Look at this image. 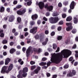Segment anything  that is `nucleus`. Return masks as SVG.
<instances>
[{"label":"nucleus","instance_id":"1","mask_svg":"<svg viewBox=\"0 0 78 78\" xmlns=\"http://www.w3.org/2000/svg\"><path fill=\"white\" fill-rule=\"evenodd\" d=\"M53 57L51 58V59L52 62L55 63V64H59L62 60L63 55L60 54H54L52 55Z\"/></svg>","mask_w":78,"mask_h":78},{"label":"nucleus","instance_id":"2","mask_svg":"<svg viewBox=\"0 0 78 78\" xmlns=\"http://www.w3.org/2000/svg\"><path fill=\"white\" fill-rule=\"evenodd\" d=\"M13 64H11L9 66L8 69V67L6 66H3L1 71V73L2 74H5V73H8L9 72V71H11L13 68Z\"/></svg>","mask_w":78,"mask_h":78},{"label":"nucleus","instance_id":"3","mask_svg":"<svg viewBox=\"0 0 78 78\" xmlns=\"http://www.w3.org/2000/svg\"><path fill=\"white\" fill-rule=\"evenodd\" d=\"M61 53L63 54L64 58H68L69 56V54H68L69 53H70V54H71L72 53L70 51L67 49L62 50V51Z\"/></svg>","mask_w":78,"mask_h":78},{"label":"nucleus","instance_id":"4","mask_svg":"<svg viewBox=\"0 0 78 78\" xmlns=\"http://www.w3.org/2000/svg\"><path fill=\"white\" fill-rule=\"evenodd\" d=\"M59 20V18L58 17H51L49 19V22L51 23H56Z\"/></svg>","mask_w":78,"mask_h":78},{"label":"nucleus","instance_id":"5","mask_svg":"<svg viewBox=\"0 0 78 78\" xmlns=\"http://www.w3.org/2000/svg\"><path fill=\"white\" fill-rule=\"evenodd\" d=\"M28 71V69L27 67H25L23 68V70L22 71V73L23 74H22V76L23 77H26L27 75V73Z\"/></svg>","mask_w":78,"mask_h":78},{"label":"nucleus","instance_id":"6","mask_svg":"<svg viewBox=\"0 0 78 78\" xmlns=\"http://www.w3.org/2000/svg\"><path fill=\"white\" fill-rule=\"evenodd\" d=\"M75 6V3L74 1H72L70 5V9L68 11V12L69 13H70L72 12V9H74Z\"/></svg>","mask_w":78,"mask_h":78},{"label":"nucleus","instance_id":"7","mask_svg":"<svg viewBox=\"0 0 78 78\" xmlns=\"http://www.w3.org/2000/svg\"><path fill=\"white\" fill-rule=\"evenodd\" d=\"M66 26H68V27L66 28V30L67 31H69L70 30H72L73 29V27L72 26V23H66Z\"/></svg>","mask_w":78,"mask_h":78},{"label":"nucleus","instance_id":"8","mask_svg":"<svg viewBox=\"0 0 78 78\" xmlns=\"http://www.w3.org/2000/svg\"><path fill=\"white\" fill-rule=\"evenodd\" d=\"M45 8H47V11H51L53 10V6L52 5H49L48 6V4H46L44 5Z\"/></svg>","mask_w":78,"mask_h":78},{"label":"nucleus","instance_id":"9","mask_svg":"<svg viewBox=\"0 0 78 78\" xmlns=\"http://www.w3.org/2000/svg\"><path fill=\"white\" fill-rule=\"evenodd\" d=\"M37 31V27H34L32 29L30 30V33H33V34H36Z\"/></svg>","mask_w":78,"mask_h":78},{"label":"nucleus","instance_id":"10","mask_svg":"<svg viewBox=\"0 0 78 78\" xmlns=\"http://www.w3.org/2000/svg\"><path fill=\"white\" fill-rule=\"evenodd\" d=\"M26 12V9H24L22 10H18L17 11V13L18 15L22 16L23 14Z\"/></svg>","mask_w":78,"mask_h":78},{"label":"nucleus","instance_id":"11","mask_svg":"<svg viewBox=\"0 0 78 78\" xmlns=\"http://www.w3.org/2000/svg\"><path fill=\"white\" fill-rule=\"evenodd\" d=\"M31 49H32V47L30 46L28 48L27 50L26 53L27 58L30 56V53H31Z\"/></svg>","mask_w":78,"mask_h":78},{"label":"nucleus","instance_id":"12","mask_svg":"<svg viewBox=\"0 0 78 78\" xmlns=\"http://www.w3.org/2000/svg\"><path fill=\"white\" fill-rule=\"evenodd\" d=\"M38 6L39 8H40L41 9H42L44 8V6H45V4L44 3L42 2H39L38 4Z\"/></svg>","mask_w":78,"mask_h":78},{"label":"nucleus","instance_id":"13","mask_svg":"<svg viewBox=\"0 0 78 78\" xmlns=\"http://www.w3.org/2000/svg\"><path fill=\"white\" fill-rule=\"evenodd\" d=\"M15 20V17L13 15L10 16V17L9 19V22H12L14 20Z\"/></svg>","mask_w":78,"mask_h":78},{"label":"nucleus","instance_id":"14","mask_svg":"<svg viewBox=\"0 0 78 78\" xmlns=\"http://www.w3.org/2000/svg\"><path fill=\"white\" fill-rule=\"evenodd\" d=\"M31 17L33 20H35L38 18V15L37 14H35L32 15Z\"/></svg>","mask_w":78,"mask_h":78},{"label":"nucleus","instance_id":"15","mask_svg":"<svg viewBox=\"0 0 78 78\" xmlns=\"http://www.w3.org/2000/svg\"><path fill=\"white\" fill-rule=\"evenodd\" d=\"M10 61H11V59H10L9 58H7L5 60V65H8L9 63V62H10Z\"/></svg>","mask_w":78,"mask_h":78},{"label":"nucleus","instance_id":"16","mask_svg":"<svg viewBox=\"0 0 78 78\" xmlns=\"http://www.w3.org/2000/svg\"><path fill=\"white\" fill-rule=\"evenodd\" d=\"M19 74L17 76V78H23L22 76L21 75L22 74V70H20L19 72Z\"/></svg>","mask_w":78,"mask_h":78},{"label":"nucleus","instance_id":"17","mask_svg":"<svg viewBox=\"0 0 78 78\" xmlns=\"http://www.w3.org/2000/svg\"><path fill=\"white\" fill-rule=\"evenodd\" d=\"M0 37H3L5 36V34L3 33V30H0Z\"/></svg>","mask_w":78,"mask_h":78},{"label":"nucleus","instance_id":"18","mask_svg":"<svg viewBox=\"0 0 78 78\" xmlns=\"http://www.w3.org/2000/svg\"><path fill=\"white\" fill-rule=\"evenodd\" d=\"M72 20V16H69L66 19V21L67 22H70Z\"/></svg>","mask_w":78,"mask_h":78},{"label":"nucleus","instance_id":"19","mask_svg":"<svg viewBox=\"0 0 78 78\" xmlns=\"http://www.w3.org/2000/svg\"><path fill=\"white\" fill-rule=\"evenodd\" d=\"M73 22L75 24H76L78 23V19L76 17H74L73 19Z\"/></svg>","mask_w":78,"mask_h":78},{"label":"nucleus","instance_id":"20","mask_svg":"<svg viewBox=\"0 0 78 78\" xmlns=\"http://www.w3.org/2000/svg\"><path fill=\"white\" fill-rule=\"evenodd\" d=\"M16 51V49L14 48H12L10 50V53H11V54H13L14 52H15Z\"/></svg>","mask_w":78,"mask_h":78},{"label":"nucleus","instance_id":"21","mask_svg":"<svg viewBox=\"0 0 78 78\" xmlns=\"http://www.w3.org/2000/svg\"><path fill=\"white\" fill-rule=\"evenodd\" d=\"M67 76L68 77H72L73 76V74L72 73L70 72L67 75Z\"/></svg>","mask_w":78,"mask_h":78},{"label":"nucleus","instance_id":"22","mask_svg":"<svg viewBox=\"0 0 78 78\" xmlns=\"http://www.w3.org/2000/svg\"><path fill=\"white\" fill-rule=\"evenodd\" d=\"M30 25H31V27H30V28H32V26H33L34 24H35V22L33 21H32L30 22Z\"/></svg>","mask_w":78,"mask_h":78},{"label":"nucleus","instance_id":"23","mask_svg":"<svg viewBox=\"0 0 78 78\" xmlns=\"http://www.w3.org/2000/svg\"><path fill=\"white\" fill-rule=\"evenodd\" d=\"M17 22L18 23H20L22 22V20L21 19V18L20 17H18L17 18Z\"/></svg>","mask_w":78,"mask_h":78},{"label":"nucleus","instance_id":"24","mask_svg":"<svg viewBox=\"0 0 78 78\" xmlns=\"http://www.w3.org/2000/svg\"><path fill=\"white\" fill-rule=\"evenodd\" d=\"M47 64V63L45 62H41L39 63L40 66H45Z\"/></svg>","mask_w":78,"mask_h":78},{"label":"nucleus","instance_id":"25","mask_svg":"<svg viewBox=\"0 0 78 78\" xmlns=\"http://www.w3.org/2000/svg\"><path fill=\"white\" fill-rule=\"evenodd\" d=\"M62 36H58L57 37V40L58 41H60L62 40Z\"/></svg>","mask_w":78,"mask_h":78},{"label":"nucleus","instance_id":"26","mask_svg":"<svg viewBox=\"0 0 78 78\" xmlns=\"http://www.w3.org/2000/svg\"><path fill=\"white\" fill-rule=\"evenodd\" d=\"M0 12H3L5 11V8L3 7H2L0 9Z\"/></svg>","mask_w":78,"mask_h":78},{"label":"nucleus","instance_id":"27","mask_svg":"<svg viewBox=\"0 0 78 78\" xmlns=\"http://www.w3.org/2000/svg\"><path fill=\"white\" fill-rule=\"evenodd\" d=\"M53 48L54 50H56L57 48V45L56 44H53Z\"/></svg>","mask_w":78,"mask_h":78},{"label":"nucleus","instance_id":"28","mask_svg":"<svg viewBox=\"0 0 78 78\" xmlns=\"http://www.w3.org/2000/svg\"><path fill=\"white\" fill-rule=\"evenodd\" d=\"M2 43L3 44H7L8 43V41L6 40H4L2 41Z\"/></svg>","mask_w":78,"mask_h":78},{"label":"nucleus","instance_id":"29","mask_svg":"<svg viewBox=\"0 0 78 78\" xmlns=\"http://www.w3.org/2000/svg\"><path fill=\"white\" fill-rule=\"evenodd\" d=\"M69 66V65L65 64L63 66L64 69H68Z\"/></svg>","mask_w":78,"mask_h":78},{"label":"nucleus","instance_id":"30","mask_svg":"<svg viewBox=\"0 0 78 78\" xmlns=\"http://www.w3.org/2000/svg\"><path fill=\"white\" fill-rule=\"evenodd\" d=\"M32 3V2L29 1L27 2V5L28 6H30Z\"/></svg>","mask_w":78,"mask_h":78},{"label":"nucleus","instance_id":"31","mask_svg":"<svg viewBox=\"0 0 78 78\" xmlns=\"http://www.w3.org/2000/svg\"><path fill=\"white\" fill-rule=\"evenodd\" d=\"M36 66H32L31 67V70H34L36 68Z\"/></svg>","mask_w":78,"mask_h":78},{"label":"nucleus","instance_id":"32","mask_svg":"<svg viewBox=\"0 0 78 78\" xmlns=\"http://www.w3.org/2000/svg\"><path fill=\"white\" fill-rule=\"evenodd\" d=\"M66 16H67V15L66 13L63 14L62 15V17L63 19H65L66 17Z\"/></svg>","mask_w":78,"mask_h":78},{"label":"nucleus","instance_id":"33","mask_svg":"<svg viewBox=\"0 0 78 78\" xmlns=\"http://www.w3.org/2000/svg\"><path fill=\"white\" fill-rule=\"evenodd\" d=\"M72 73H73V75H76V72L75 70H73Z\"/></svg>","mask_w":78,"mask_h":78},{"label":"nucleus","instance_id":"34","mask_svg":"<svg viewBox=\"0 0 78 78\" xmlns=\"http://www.w3.org/2000/svg\"><path fill=\"white\" fill-rule=\"evenodd\" d=\"M68 1H65L63 2V4L64 5H65V6H66L68 5Z\"/></svg>","mask_w":78,"mask_h":78},{"label":"nucleus","instance_id":"35","mask_svg":"<svg viewBox=\"0 0 78 78\" xmlns=\"http://www.w3.org/2000/svg\"><path fill=\"white\" fill-rule=\"evenodd\" d=\"M55 35V32L54 31L52 32L51 34V36H53Z\"/></svg>","mask_w":78,"mask_h":78},{"label":"nucleus","instance_id":"36","mask_svg":"<svg viewBox=\"0 0 78 78\" xmlns=\"http://www.w3.org/2000/svg\"><path fill=\"white\" fill-rule=\"evenodd\" d=\"M34 73L37 74V73H38L39 71L38 70L36 69L34 71Z\"/></svg>","mask_w":78,"mask_h":78},{"label":"nucleus","instance_id":"37","mask_svg":"<svg viewBox=\"0 0 78 78\" xmlns=\"http://www.w3.org/2000/svg\"><path fill=\"white\" fill-rule=\"evenodd\" d=\"M41 51H41V49L39 48V49L38 50H37V53H41Z\"/></svg>","mask_w":78,"mask_h":78},{"label":"nucleus","instance_id":"38","mask_svg":"<svg viewBox=\"0 0 78 78\" xmlns=\"http://www.w3.org/2000/svg\"><path fill=\"white\" fill-rule=\"evenodd\" d=\"M76 30L75 29H73L72 31V33L73 34H75V33H76Z\"/></svg>","mask_w":78,"mask_h":78},{"label":"nucleus","instance_id":"39","mask_svg":"<svg viewBox=\"0 0 78 78\" xmlns=\"http://www.w3.org/2000/svg\"><path fill=\"white\" fill-rule=\"evenodd\" d=\"M39 35L37 34L35 36V38L36 39H39Z\"/></svg>","mask_w":78,"mask_h":78},{"label":"nucleus","instance_id":"40","mask_svg":"<svg viewBox=\"0 0 78 78\" xmlns=\"http://www.w3.org/2000/svg\"><path fill=\"white\" fill-rule=\"evenodd\" d=\"M51 62L50 61H49L48 62L47 64V66L48 67V66H50V65L51 64Z\"/></svg>","mask_w":78,"mask_h":78},{"label":"nucleus","instance_id":"41","mask_svg":"<svg viewBox=\"0 0 78 78\" xmlns=\"http://www.w3.org/2000/svg\"><path fill=\"white\" fill-rule=\"evenodd\" d=\"M76 48V44H74L72 47L73 49H75Z\"/></svg>","mask_w":78,"mask_h":78},{"label":"nucleus","instance_id":"42","mask_svg":"<svg viewBox=\"0 0 78 78\" xmlns=\"http://www.w3.org/2000/svg\"><path fill=\"white\" fill-rule=\"evenodd\" d=\"M14 44V43L12 41L9 44V45L10 46H13Z\"/></svg>","mask_w":78,"mask_h":78},{"label":"nucleus","instance_id":"43","mask_svg":"<svg viewBox=\"0 0 78 78\" xmlns=\"http://www.w3.org/2000/svg\"><path fill=\"white\" fill-rule=\"evenodd\" d=\"M23 25H20L18 27V28L20 30H21V29L22 28V27Z\"/></svg>","mask_w":78,"mask_h":78},{"label":"nucleus","instance_id":"44","mask_svg":"<svg viewBox=\"0 0 78 78\" xmlns=\"http://www.w3.org/2000/svg\"><path fill=\"white\" fill-rule=\"evenodd\" d=\"M58 6L59 8L62 7V4L60 2L58 3Z\"/></svg>","mask_w":78,"mask_h":78},{"label":"nucleus","instance_id":"45","mask_svg":"<svg viewBox=\"0 0 78 78\" xmlns=\"http://www.w3.org/2000/svg\"><path fill=\"white\" fill-rule=\"evenodd\" d=\"M45 15L47 17H48V16H50V12H47L45 14Z\"/></svg>","mask_w":78,"mask_h":78},{"label":"nucleus","instance_id":"46","mask_svg":"<svg viewBox=\"0 0 78 78\" xmlns=\"http://www.w3.org/2000/svg\"><path fill=\"white\" fill-rule=\"evenodd\" d=\"M22 7V5H19L16 6V8L17 9H19V8H20Z\"/></svg>","mask_w":78,"mask_h":78},{"label":"nucleus","instance_id":"47","mask_svg":"<svg viewBox=\"0 0 78 78\" xmlns=\"http://www.w3.org/2000/svg\"><path fill=\"white\" fill-rule=\"evenodd\" d=\"M63 23H64V22L63 21L61 20L59 22V25H63Z\"/></svg>","mask_w":78,"mask_h":78},{"label":"nucleus","instance_id":"48","mask_svg":"<svg viewBox=\"0 0 78 78\" xmlns=\"http://www.w3.org/2000/svg\"><path fill=\"white\" fill-rule=\"evenodd\" d=\"M60 50V48H59V47H58L57 48V50L55 51L56 53H58V52H59V51Z\"/></svg>","mask_w":78,"mask_h":78},{"label":"nucleus","instance_id":"49","mask_svg":"<svg viewBox=\"0 0 78 78\" xmlns=\"http://www.w3.org/2000/svg\"><path fill=\"white\" fill-rule=\"evenodd\" d=\"M58 76L56 74H55L52 75V78H57Z\"/></svg>","mask_w":78,"mask_h":78},{"label":"nucleus","instance_id":"50","mask_svg":"<svg viewBox=\"0 0 78 78\" xmlns=\"http://www.w3.org/2000/svg\"><path fill=\"white\" fill-rule=\"evenodd\" d=\"M44 33L45 34H48V33H49V32L48 30H46L45 31Z\"/></svg>","mask_w":78,"mask_h":78},{"label":"nucleus","instance_id":"51","mask_svg":"<svg viewBox=\"0 0 78 78\" xmlns=\"http://www.w3.org/2000/svg\"><path fill=\"white\" fill-rule=\"evenodd\" d=\"M16 31V30L15 28H14L12 30V32L13 33H14Z\"/></svg>","mask_w":78,"mask_h":78},{"label":"nucleus","instance_id":"52","mask_svg":"<svg viewBox=\"0 0 78 78\" xmlns=\"http://www.w3.org/2000/svg\"><path fill=\"white\" fill-rule=\"evenodd\" d=\"M33 50L34 51V52H36L37 53V49L36 48H33Z\"/></svg>","mask_w":78,"mask_h":78},{"label":"nucleus","instance_id":"53","mask_svg":"<svg viewBox=\"0 0 78 78\" xmlns=\"http://www.w3.org/2000/svg\"><path fill=\"white\" fill-rule=\"evenodd\" d=\"M41 23V20H38L37 21V24H38V25H40Z\"/></svg>","mask_w":78,"mask_h":78},{"label":"nucleus","instance_id":"54","mask_svg":"<svg viewBox=\"0 0 78 78\" xmlns=\"http://www.w3.org/2000/svg\"><path fill=\"white\" fill-rule=\"evenodd\" d=\"M73 59V57H71L69 58V61H72Z\"/></svg>","mask_w":78,"mask_h":78},{"label":"nucleus","instance_id":"55","mask_svg":"<svg viewBox=\"0 0 78 78\" xmlns=\"http://www.w3.org/2000/svg\"><path fill=\"white\" fill-rule=\"evenodd\" d=\"M48 50L50 52V51H53V49L51 48H48Z\"/></svg>","mask_w":78,"mask_h":78},{"label":"nucleus","instance_id":"56","mask_svg":"<svg viewBox=\"0 0 78 78\" xmlns=\"http://www.w3.org/2000/svg\"><path fill=\"white\" fill-rule=\"evenodd\" d=\"M58 31H61L62 30V27H58L57 29Z\"/></svg>","mask_w":78,"mask_h":78},{"label":"nucleus","instance_id":"57","mask_svg":"<svg viewBox=\"0 0 78 78\" xmlns=\"http://www.w3.org/2000/svg\"><path fill=\"white\" fill-rule=\"evenodd\" d=\"M30 64L31 65H33V64H35V62L33 61H31L30 62Z\"/></svg>","mask_w":78,"mask_h":78},{"label":"nucleus","instance_id":"58","mask_svg":"<svg viewBox=\"0 0 78 78\" xmlns=\"http://www.w3.org/2000/svg\"><path fill=\"white\" fill-rule=\"evenodd\" d=\"M4 64V62L3 61H1L0 62V65H3Z\"/></svg>","mask_w":78,"mask_h":78},{"label":"nucleus","instance_id":"59","mask_svg":"<svg viewBox=\"0 0 78 78\" xmlns=\"http://www.w3.org/2000/svg\"><path fill=\"white\" fill-rule=\"evenodd\" d=\"M43 20L45 21H47L48 20V19L46 17H44L43 18Z\"/></svg>","mask_w":78,"mask_h":78},{"label":"nucleus","instance_id":"60","mask_svg":"<svg viewBox=\"0 0 78 78\" xmlns=\"http://www.w3.org/2000/svg\"><path fill=\"white\" fill-rule=\"evenodd\" d=\"M19 34V33L17 32H15L14 33V36H17Z\"/></svg>","mask_w":78,"mask_h":78},{"label":"nucleus","instance_id":"61","mask_svg":"<svg viewBox=\"0 0 78 78\" xmlns=\"http://www.w3.org/2000/svg\"><path fill=\"white\" fill-rule=\"evenodd\" d=\"M69 42V40H66L65 41V43L66 44H68Z\"/></svg>","mask_w":78,"mask_h":78},{"label":"nucleus","instance_id":"62","mask_svg":"<svg viewBox=\"0 0 78 78\" xmlns=\"http://www.w3.org/2000/svg\"><path fill=\"white\" fill-rule=\"evenodd\" d=\"M6 11L7 12H10V8H7L6 9Z\"/></svg>","mask_w":78,"mask_h":78},{"label":"nucleus","instance_id":"63","mask_svg":"<svg viewBox=\"0 0 78 78\" xmlns=\"http://www.w3.org/2000/svg\"><path fill=\"white\" fill-rule=\"evenodd\" d=\"M36 69L37 70H38V71L41 70V67L39 66L37 67Z\"/></svg>","mask_w":78,"mask_h":78},{"label":"nucleus","instance_id":"64","mask_svg":"<svg viewBox=\"0 0 78 78\" xmlns=\"http://www.w3.org/2000/svg\"><path fill=\"white\" fill-rule=\"evenodd\" d=\"M16 55H20V52L19 51H17L16 52Z\"/></svg>","mask_w":78,"mask_h":78}]
</instances>
